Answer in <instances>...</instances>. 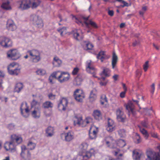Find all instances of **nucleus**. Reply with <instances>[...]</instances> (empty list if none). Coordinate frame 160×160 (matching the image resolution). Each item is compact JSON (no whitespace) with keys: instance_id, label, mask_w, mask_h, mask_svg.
<instances>
[{"instance_id":"0e129e2a","label":"nucleus","mask_w":160,"mask_h":160,"mask_svg":"<svg viewBox=\"0 0 160 160\" xmlns=\"http://www.w3.org/2000/svg\"><path fill=\"white\" fill-rule=\"evenodd\" d=\"M122 3L123 4V5H121L120 6L122 8H123L125 6L128 7V4L126 2L124 1H122Z\"/></svg>"},{"instance_id":"e2e57ef3","label":"nucleus","mask_w":160,"mask_h":160,"mask_svg":"<svg viewBox=\"0 0 160 160\" xmlns=\"http://www.w3.org/2000/svg\"><path fill=\"white\" fill-rule=\"evenodd\" d=\"M155 89V84L154 83H152L151 86V92L152 94H153L154 92Z\"/></svg>"},{"instance_id":"393cba45","label":"nucleus","mask_w":160,"mask_h":160,"mask_svg":"<svg viewBox=\"0 0 160 160\" xmlns=\"http://www.w3.org/2000/svg\"><path fill=\"white\" fill-rule=\"evenodd\" d=\"M93 116L96 119L99 120L102 119V115L100 111H94Z\"/></svg>"},{"instance_id":"ea45409f","label":"nucleus","mask_w":160,"mask_h":160,"mask_svg":"<svg viewBox=\"0 0 160 160\" xmlns=\"http://www.w3.org/2000/svg\"><path fill=\"white\" fill-rule=\"evenodd\" d=\"M104 54V51H101L97 55V58L98 59H99L101 60L102 62L104 59L105 58L103 56Z\"/></svg>"},{"instance_id":"c756f323","label":"nucleus","mask_w":160,"mask_h":160,"mask_svg":"<svg viewBox=\"0 0 160 160\" xmlns=\"http://www.w3.org/2000/svg\"><path fill=\"white\" fill-rule=\"evenodd\" d=\"M60 71H57L55 72H53L51 75L50 76L49 80V81L52 84H53V83L52 82V80L53 78L57 79V75L58 72H59Z\"/></svg>"},{"instance_id":"f704fd0d","label":"nucleus","mask_w":160,"mask_h":160,"mask_svg":"<svg viewBox=\"0 0 160 160\" xmlns=\"http://www.w3.org/2000/svg\"><path fill=\"white\" fill-rule=\"evenodd\" d=\"M85 23L87 27H88L89 25H90L91 26L95 28H98V26L96 23L92 21H89L88 22H86V21H85Z\"/></svg>"},{"instance_id":"bf43d9fd","label":"nucleus","mask_w":160,"mask_h":160,"mask_svg":"<svg viewBox=\"0 0 160 160\" xmlns=\"http://www.w3.org/2000/svg\"><path fill=\"white\" fill-rule=\"evenodd\" d=\"M141 124L143 127L146 128H148V123L146 121H142L141 122Z\"/></svg>"},{"instance_id":"49530a36","label":"nucleus","mask_w":160,"mask_h":160,"mask_svg":"<svg viewBox=\"0 0 160 160\" xmlns=\"http://www.w3.org/2000/svg\"><path fill=\"white\" fill-rule=\"evenodd\" d=\"M118 133L121 137H124L126 136V131L124 129L119 130L118 131Z\"/></svg>"},{"instance_id":"6ab92c4d","label":"nucleus","mask_w":160,"mask_h":160,"mask_svg":"<svg viewBox=\"0 0 160 160\" xmlns=\"http://www.w3.org/2000/svg\"><path fill=\"white\" fill-rule=\"evenodd\" d=\"M115 125L114 122L112 119L108 118V126L106 128L107 130L109 132H112L114 129Z\"/></svg>"},{"instance_id":"dca6fc26","label":"nucleus","mask_w":160,"mask_h":160,"mask_svg":"<svg viewBox=\"0 0 160 160\" xmlns=\"http://www.w3.org/2000/svg\"><path fill=\"white\" fill-rule=\"evenodd\" d=\"M7 28L8 30L13 31L16 29L17 27L14 23L11 20H8L7 24Z\"/></svg>"},{"instance_id":"f257e3e1","label":"nucleus","mask_w":160,"mask_h":160,"mask_svg":"<svg viewBox=\"0 0 160 160\" xmlns=\"http://www.w3.org/2000/svg\"><path fill=\"white\" fill-rule=\"evenodd\" d=\"M11 141L10 142H6L4 145V147L7 150H12L14 148V144L16 142L18 144L21 143L22 141V138L19 136L16 135L11 136Z\"/></svg>"},{"instance_id":"5fc2aeb1","label":"nucleus","mask_w":160,"mask_h":160,"mask_svg":"<svg viewBox=\"0 0 160 160\" xmlns=\"http://www.w3.org/2000/svg\"><path fill=\"white\" fill-rule=\"evenodd\" d=\"M56 95L54 94H53L52 93H50L48 95V97L49 98L52 100H54L56 98Z\"/></svg>"},{"instance_id":"39448f33","label":"nucleus","mask_w":160,"mask_h":160,"mask_svg":"<svg viewBox=\"0 0 160 160\" xmlns=\"http://www.w3.org/2000/svg\"><path fill=\"white\" fill-rule=\"evenodd\" d=\"M30 19L34 24L38 28H41L43 26L42 21L39 16L36 15H32L31 16Z\"/></svg>"},{"instance_id":"8fccbe9b","label":"nucleus","mask_w":160,"mask_h":160,"mask_svg":"<svg viewBox=\"0 0 160 160\" xmlns=\"http://www.w3.org/2000/svg\"><path fill=\"white\" fill-rule=\"evenodd\" d=\"M32 61L34 62H37L39 61L40 59V56L32 57L31 58Z\"/></svg>"},{"instance_id":"412c9836","label":"nucleus","mask_w":160,"mask_h":160,"mask_svg":"<svg viewBox=\"0 0 160 160\" xmlns=\"http://www.w3.org/2000/svg\"><path fill=\"white\" fill-rule=\"evenodd\" d=\"M82 80V76L78 75L75 78L73 82V84L75 86H79L81 84Z\"/></svg>"},{"instance_id":"7c9ffc66","label":"nucleus","mask_w":160,"mask_h":160,"mask_svg":"<svg viewBox=\"0 0 160 160\" xmlns=\"http://www.w3.org/2000/svg\"><path fill=\"white\" fill-rule=\"evenodd\" d=\"M53 106V104L51 102L47 101L44 102L42 104L43 107L45 109L52 108Z\"/></svg>"},{"instance_id":"9b49d317","label":"nucleus","mask_w":160,"mask_h":160,"mask_svg":"<svg viewBox=\"0 0 160 160\" xmlns=\"http://www.w3.org/2000/svg\"><path fill=\"white\" fill-rule=\"evenodd\" d=\"M32 2L30 0H23L20 4L19 8L22 9H26L30 8Z\"/></svg>"},{"instance_id":"423d86ee","label":"nucleus","mask_w":160,"mask_h":160,"mask_svg":"<svg viewBox=\"0 0 160 160\" xmlns=\"http://www.w3.org/2000/svg\"><path fill=\"white\" fill-rule=\"evenodd\" d=\"M147 155L146 160H160V155L158 152L149 150L147 152Z\"/></svg>"},{"instance_id":"5701e85b","label":"nucleus","mask_w":160,"mask_h":160,"mask_svg":"<svg viewBox=\"0 0 160 160\" xmlns=\"http://www.w3.org/2000/svg\"><path fill=\"white\" fill-rule=\"evenodd\" d=\"M96 90L95 89H93L91 92L89 99L91 102H93L94 101L96 98Z\"/></svg>"},{"instance_id":"1a4fd4ad","label":"nucleus","mask_w":160,"mask_h":160,"mask_svg":"<svg viewBox=\"0 0 160 160\" xmlns=\"http://www.w3.org/2000/svg\"><path fill=\"white\" fill-rule=\"evenodd\" d=\"M7 56L12 60H16L20 57V55L17 50L13 49L8 52Z\"/></svg>"},{"instance_id":"3c124183","label":"nucleus","mask_w":160,"mask_h":160,"mask_svg":"<svg viewBox=\"0 0 160 160\" xmlns=\"http://www.w3.org/2000/svg\"><path fill=\"white\" fill-rule=\"evenodd\" d=\"M118 144L119 147L122 148L126 145V143L124 140L121 139L119 141Z\"/></svg>"},{"instance_id":"0eeeda50","label":"nucleus","mask_w":160,"mask_h":160,"mask_svg":"<svg viewBox=\"0 0 160 160\" xmlns=\"http://www.w3.org/2000/svg\"><path fill=\"white\" fill-rule=\"evenodd\" d=\"M60 74L57 78L58 82L60 83H63L68 81L70 78V75L66 72H60Z\"/></svg>"},{"instance_id":"c9c22d12","label":"nucleus","mask_w":160,"mask_h":160,"mask_svg":"<svg viewBox=\"0 0 160 160\" xmlns=\"http://www.w3.org/2000/svg\"><path fill=\"white\" fill-rule=\"evenodd\" d=\"M20 110H29V107L26 102L22 103L20 107Z\"/></svg>"},{"instance_id":"de8ad7c7","label":"nucleus","mask_w":160,"mask_h":160,"mask_svg":"<svg viewBox=\"0 0 160 160\" xmlns=\"http://www.w3.org/2000/svg\"><path fill=\"white\" fill-rule=\"evenodd\" d=\"M36 146V144L31 142H29L28 144V148L30 150L34 149Z\"/></svg>"},{"instance_id":"6e6552de","label":"nucleus","mask_w":160,"mask_h":160,"mask_svg":"<svg viewBox=\"0 0 160 160\" xmlns=\"http://www.w3.org/2000/svg\"><path fill=\"white\" fill-rule=\"evenodd\" d=\"M0 45L3 48H8L11 47L12 43L9 38L1 36L0 37Z\"/></svg>"},{"instance_id":"c85d7f7f","label":"nucleus","mask_w":160,"mask_h":160,"mask_svg":"<svg viewBox=\"0 0 160 160\" xmlns=\"http://www.w3.org/2000/svg\"><path fill=\"white\" fill-rule=\"evenodd\" d=\"M62 61L58 57H55L54 58L52 64L55 67H58L62 63Z\"/></svg>"},{"instance_id":"a878e982","label":"nucleus","mask_w":160,"mask_h":160,"mask_svg":"<svg viewBox=\"0 0 160 160\" xmlns=\"http://www.w3.org/2000/svg\"><path fill=\"white\" fill-rule=\"evenodd\" d=\"M118 61V57L116 55L115 52H113L112 57V68H114L115 67Z\"/></svg>"},{"instance_id":"680f3d73","label":"nucleus","mask_w":160,"mask_h":160,"mask_svg":"<svg viewBox=\"0 0 160 160\" xmlns=\"http://www.w3.org/2000/svg\"><path fill=\"white\" fill-rule=\"evenodd\" d=\"M15 125L13 124H9L8 126V128L11 130L13 129L14 128Z\"/></svg>"},{"instance_id":"774afa93","label":"nucleus","mask_w":160,"mask_h":160,"mask_svg":"<svg viewBox=\"0 0 160 160\" xmlns=\"http://www.w3.org/2000/svg\"><path fill=\"white\" fill-rule=\"evenodd\" d=\"M107 82H108V81H105L104 82L101 81V82H100V84L102 86H105L106 85Z\"/></svg>"},{"instance_id":"864d4df0","label":"nucleus","mask_w":160,"mask_h":160,"mask_svg":"<svg viewBox=\"0 0 160 160\" xmlns=\"http://www.w3.org/2000/svg\"><path fill=\"white\" fill-rule=\"evenodd\" d=\"M149 67V62L147 61L143 65V69L144 72H146Z\"/></svg>"},{"instance_id":"c03bdc74","label":"nucleus","mask_w":160,"mask_h":160,"mask_svg":"<svg viewBox=\"0 0 160 160\" xmlns=\"http://www.w3.org/2000/svg\"><path fill=\"white\" fill-rule=\"evenodd\" d=\"M88 145L86 143H82L81 145L80 148L82 150V153L85 152L86 153V150L87 149ZM86 153H85L86 154Z\"/></svg>"},{"instance_id":"9d476101","label":"nucleus","mask_w":160,"mask_h":160,"mask_svg":"<svg viewBox=\"0 0 160 160\" xmlns=\"http://www.w3.org/2000/svg\"><path fill=\"white\" fill-rule=\"evenodd\" d=\"M67 100L64 98H62L60 100V102L58 104V108L59 110H65L68 104Z\"/></svg>"},{"instance_id":"69168bd1","label":"nucleus","mask_w":160,"mask_h":160,"mask_svg":"<svg viewBox=\"0 0 160 160\" xmlns=\"http://www.w3.org/2000/svg\"><path fill=\"white\" fill-rule=\"evenodd\" d=\"M95 128H96V129H93V130H92V133L97 135L98 132V128L96 127Z\"/></svg>"},{"instance_id":"e433bc0d","label":"nucleus","mask_w":160,"mask_h":160,"mask_svg":"<svg viewBox=\"0 0 160 160\" xmlns=\"http://www.w3.org/2000/svg\"><path fill=\"white\" fill-rule=\"evenodd\" d=\"M134 142L136 143H139L141 142V138L139 134L135 133L134 138Z\"/></svg>"},{"instance_id":"6e6d98bb","label":"nucleus","mask_w":160,"mask_h":160,"mask_svg":"<svg viewBox=\"0 0 160 160\" xmlns=\"http://www.w3.org/2000/svg\"><path fill=\"white\" fill-rule=\"evenodd\" d=\"M40 3V2L39 1H38L37 2H33L32 3V8H36L39 5Z\"/></svg>"},{"instance_id":"4be33fe9","label":"nucleus","mask_w":160,"mask_h":160,"mask_svg":"<svg viewBox=\"0 0 160 160\" xmlns=\"http://www.w3.org/2000/svg\"><path fill=\"white\" fill-rule=\"evenodd\" d=\"M126 109L127 110H134L135 109V106L132 102L129 100L127 104H125Z\"/></svg>"},{"instance_id":"cd10ccee","label":"nucleus","mask_w":160,"mask_h":160,"mask_svg":"<svg viewBox=\"0 0 160 160\" xmlns=\"http://www.w3.org/2000/svg\"><path fill=\"white\" fill-rule=\"evenodd\" d=\"M27 52L29 53L32 57L40 56L39 52L38 51L35 50L28 51Z\"/></svg>"},{"instance_id":"338daca9","label":"nucleus","mask_w":160,"mask_h":160,"mask_svg":"<svg viewBox=\"0 0 160 160\" xmlns=\"http://www.w3.org/2000/svg\"><path fill=\"white\" fill-rule=\"evenodd\" d=\"M136 74L137 77H140L141 75V72L139 69H137L136 71Z\"/></svg>"},{"instance_id":"f8f14e48","label":"nucleus","mask_w":160,"mask_h":160,"mask_svg":"<svg viewBox=\"0 0 160 160\" xmlns=\"http://www.w3.org/2000/svg\"><path fill=\"white\" fill-rule=\"evenodd\" d=\"M63 136L64 137L65 140L68 142L72 141L74 138V133L72 131L62 134L61 136L62 137Z\"/></svg>"},{"instance_id":"37998d69","label":"nucleus","mask_w":160,"mask_h":160,"mask_svg":"<svg viewBox=\"0 0 160 160\" xmlns=\"http://www.w3.org/2000/svg\"><path fill=\"white\" fill-rule=\"evenodd\" d=\"M139 128L140 131L142 133V134L145 136V137L147 138L148 136V133L147 131L144 128H142L139 126H138Z\"/></svg>"},{"instance_id":"20e7f679","label":"nucleus","mask_w":160,"mask_h":160,"mask_svg":"<svg viewBox=\"0 0 160 160\" xmlns=\"http://www.w3.org/2000/svg\"><path fill=\"white\" fill-rule=\"evenodd\" d=\"M73 95L75 100L79 102H82L85 98L84 92L80 89H77L74 91Z\"/></svg>"},{"instance_id":"a18cd8bd","label":"nucleus","mask_w":160,"mask_h":160,"mask_svg":"<svg viewBox=\"0 0 160 160\" xmlns=\"http://www.w3.org/2000/svg\"><path fill=\"white\" fill-rule=\"evenodd\" d=\"M93 45L91 43L87 42L84 46V49L86 50H91L93 47Z\"/></svg>"},{"instance_id":"bb28decb","label":"nucleus","mask_w":160,"mask_h":160,"mask_svg":"<svg viewBox=\"0 0 160 160\" xmlns=\"http://www.w3.org/2000/svg\"><path fill=\"white\" fill-rule=\"evenodd\" d=\"M23 88V85L22 83H17L15 86L14 91L18 93Z\"/></svg>"},{"instance_id":"ddd939ff","label":"nucleus","mask_w":160,"mask_h":160,"mask_svg":"<svg viewBox=\"0 0 160 160\" xmlns=\"http://www.w3.org/2000/svg\"><path fill=\"white\" fill-rule=\"evenodd\" d=\"M40 102L38 101V100L34 98L31 103V107L30 109H34V110L39 109L40 108Z\"/></svg>"},{"instance_id":"a211bd4d","label":"nucleus","mask_w":160,"mask_h":160,"mask_svg":"<svg viewBox=\"0 0 160 160\" xmlns=\"http://www.w3.org/2000/svg\"><path fill=\"white\" fill-rule=\"evenodd\" d=\"M22 152L21 153V156L24 158L26 156L29 157L30 156V153L27 150L26 147L24 145H22L21 146Z\"/></svg>"},{"instance_id":"7ed1b4c3","label":"nucleus","mask_w":160,"mask_h":160,"mask_svg":"<svg viewBox=\"0 0 160 160\" xmlns=\"http://www.w3.org/2000/svg\"><path fill=\"white\" fill-rule=\"evenodd\" d=\"M16 64L13 62L11 63L8 67V70L9 74L13 75H18L20 72L21 68L19 67L15 68Z\"/></svg>"},{"instance_id":"09e8293b","label":"nucleus","mask_w":160,"mask_h":160,"mask_svg":"<svg viewBox=\"0 0 160 160\" xmlns=\"http://www.w3.org/2000/svg\"><path fill=\"white\" fill-rule=\"evenodd\" d=\"M29 111H21V113L24 117L27 118L29 115Z\"/></svg>"},{"instance_id":"58836bf2","label":"nucleus","mask_w":160,"mask_h":160,"mask_svg":"<svg viewBox=\"0 0 160 160\" xmlns=\"http://www.w3.org/2000/svg\"><path fill=\"white\" fill-rule=\"evenodd\" d=\"M100 102L102 105H103L105 102L108 103V100L105 95H102L101 96Z\"/></svg>"},{"instance_id":"4468645a","label":"nucleus","mask_w":160,"mask_h":160,"mask_svg":"<svg viewBox=\"0 0 160 160\" xmlns=\"http://www.w3.org/2000/svg\"><path fill=\"white\" fill-rule=\"evenodd\" d=\"M92 156V154L90 152H86L85 155L82 154L81 155H78L76 158H75L73 160H82L83 158L84 160H87L89 158Z\"/></svg>"},{"instance_id":"4d7b16f0","label":"nucleus","mask_w":160,"mask_h":160,"mask_svg":"<svg viewBox=\"0 0 160 160\" xmlns=\"http://www.w3.org/2000/svg\"><path fill=\"white\" fill-rule=\"evenodd\" d=\"M140 44V41L139 39L135 40L132 43V45L133 47H135Z\"/></svg>"},{"instance_id":"b1692460","label":"nucleus","mask_w":160,"mask_h":160,"mask_svg":"<svg viewBox=\"0 0 160 160\" xmlns=\"http://www.w3.org/2000/svg\"><path fill=\"white\" fill-rule=\"evenodd\" d=\"M46 132L47 136L48 137H51L53 135V128L51 126L48 127L46 129Z\"/></svg>"},{"instance_id":"2f4dec72","label":"nucleus","mask_w":160,"mask_h":160,"mask_svg":"<svg viewBox=\"0 0 160 160\" xmlns=\"http://www.w3.org/2000/svg\"><path fill=\"white\" fill-rule=\"evenodd\" d=\"M133 157L135 160H140L141 154L137 151H134L133 152Z\"/></svg>"},{"instance_id":"473e14b6","label":"nucleus","mask_w":160,"mask_h":160,"mask_svg":"<svg viewBox=\"0 0 160 160\" xmlns=\"http://www.w3.org/2000/svg\"><path fill=\"white\" fill-rule=\"evenodd\" d=\"M95 128L96 127L94 126H92L90 129L89 135V138L91 139H95L97 137L96 135H95L91 132H92V130L94 129V128Z\"/></svg>"},{"instance_id":"f03ea898","label":"nucleus","mask_w":160,"mask_h":160,"mask_svg":"<svg viewBox=\"0 0 160 160\" xmlns=\"http://www.w3.org/2000/svg\"><path fill=\"white\" fill-rule=\"evenodd\" d=\"M75 118L76 119L74 121V123L75 125L77 124L83 127L92 122V119L90 117H88L84 121L82 120V116L80 114L75 115Z\"/></svg>"},{"instance_id":"2eb2a0df","label":"nucleus","mask_w":160,"mask_h":160,"mask_svg":"<svg viewBox=\"0 0 160 160\" xmlns=\"http://www.w3.org/2000/svg\"><path fill=\"white\" fill-rule=\"evenodd\" d=\"M110 71L108 68H104L103 69V71L100 74L101 76L102 77L101 78H99L98 79L101 80L102 81H104L105 80V78L103 77L102 76L104 75L106 77H108L110 76Z\"/></svg>"},{"instance_id":"79ce46f5","label":"nucleus","mask_w":160,"mask_h":160,"mask_svg":"<svg viewBox=\"0 0 160 160\" xmlns=\"http://www.w3.org/2000/svg\"><path fill=\"white\" fill-rule=\"evenodd\" d=\"M37 74L40 75H44L46 73V72L45 70L43 69H38L36 72Z\"/></svg>"},{"instance_id":"72a5a7b5","label":"nucleus","mask_w":160,"mask_h":160,"mask_svg":"<svg viewBox=\"0 0 160 160\" xmlns=\"http://www.w3.org/2000/svg\"><path fill=\"white\" fill-rule=\"evenodd\" d=\"M40 112L39 111H33L32 112V115L35 118H38L40 117Z\"/></svg>"},{"instance_id":"4c0bfd02","label":"nucleus","mask_w":160,"mask_h":160,"mask_svg":"<svg viewBox=\"0 0 160 160\" xmlns=\"http://www.w3.org/2000/svg\"><path fill=\"white\" fill-rule=\"evenodd\" d=\"M94 68L92 66L91 61L88 62H87V70L88 71L90 72L89 71H93Z\"/></svg>"},{"instance_id":"603ef678","label":"nucleus","mask_w":160,"mask_h":160,"mask_svg":"<svg viewBox=\"0 0 160 160\" xmlns=\"http://www.w3.org/2000/svg\"><path fill=\"white\" fill-rule=\"evenodd\" d=\"M58 31L60 33L62 36H63V33H66V28L63 27L61 28L58 30Z\"/></svg>"},{"instance_id":"f3484780","label":"nucleus","mask_w":160,"mask_h":160,"mask_svg":"<svg viewBox=\"0 0 160 160\" xmlns=\"http://www.w3.org/2000/svg\"><path fill=\"white\" fill-rule=\"evenodd\" d=\"M117 119L119 122H123L126 118L122 111H117Z\"/></svg>"},{"instance_id":"052dcab7","label":"nucleus","mask_w":160,"mask_h":160,"mask_svg":"<svg viewBox=\"0 0 160 160\" xmlns=\"http://www.w3.org/2000/svg\"><path fill=\"white\" fill-rule=\"evenodd\" d=\"M73 18H75V20H76L75 22L78 23V24H82V22L81 21V19L80 18L78 19L77 17H74Z\"/></svg>"},{"instance_id":"a19ab883","label":"nucleus","mask_w":160,"mask_h":160,"mask_svg":"<svg viewBox=\"0 0 160 160\" xmlns=\"http://www.w3.org/2000/svg\"><path fill=\"white\" fill-rule=\"evenodd\" d=\"M106 144L108 145L110 144V147L112 148H114L116 146V142L115 140H112L111 142L110 141H107L106 142ZM109 147V145L108 146Z\"/></svg>"},{"instance_id":"13d9d810","label":"nucleus","mask_w":160,"mask_h":160,"mask_svg":"<svg viewBox=\"0 0 160 160\" xmlns=\"http://www.w3.org/2000/svg\"><path fill=\"white\" fill-rule=\"evenodd\" d=\"M79 70V69L78 68H74L72 72V74L73 75H76L77 74Z\"/></svg>"},{"instance_id":"aec40b11","label":"nucleus","mask_w":160,"mask_h":160,"mask_svg":"<svg viewBox=\"0 0 160 160\" xmlns=\"http://www.w3.org/2000/svg\"><path fill=\"white\" fill-rule=\"evenodd\" d=\"M80 30H75L73 31V36L74 38L77 40H82L83 37L82 33L80 34Z\"/></svg>"}]
</instances>
